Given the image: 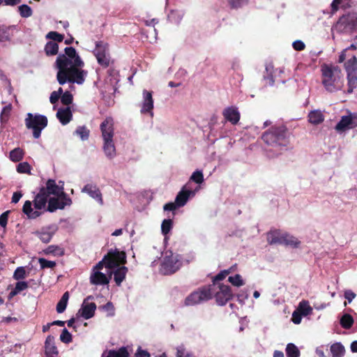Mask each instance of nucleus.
<instances>
[{"label": "nucleus", "mask_w": 357, "mask_h": 357, "mask_svg": "<svg viewBox=\"0 0 357 357\" xmlns=\"http://www.w3.org/2000/svg\"><path fill=\"white\" fill-rule=\"evenodd\" d=\"M65 54H59L55 61L58 69L56 79L59 84L66 82L82 84L84 82L86 71L82 70L84 63L73 47H67Z\"/></svg>", "instance_id": "1"}, {"label": "nucleus", "mask_w": 357, "mask_h": 357, "mask_svg": "<svg viewBox=\"0 0 357 357\" xmlns=\"http://www.w3.org/2000/svg\"><path fill=\"white\" fill-rule=\"evenodd\" d=\"M236 266V265H234V266L230 267L229 269L220 271L214 277L212 284L204 286L191 293L185 298V305H194L203 301H206L211 299L213 297V292L215 290L216 282L224 280L227 275L234 271Z\"/></svg>", "instance_id": "2"}, {"label": "nucleus", "mask_w": 357, "mask_h": 357, "mask_svg": "<svg viewBox=\"0 0 357 357\" xmlns=\"http://www.w3.org/2000/svg\"><path fill=\"white\" fill-rule=\"evenodd\" d=\"M321 82L326 91L334 92L342 86V73L340 68L332 64L324 63L321 66Z\"/></svg>", "instance_id": "3"}, {"label": "nucleus", "mask_w": 357, "mask_h": 357, "mask_svg": "<svg viewBox=\"0 0 357 357\" xmlns=\"http://www.w3.org/2000/svg\"><path fill=\"white\" fill-rule=\"evenodd\" d=\"M261 139L273 148L284 147L289 143V133L284 126H274L264 132Z\"/></svg>", "instance_id": "4"}, {"label": "nucleus", "mask_w": 357, "mask_h": 357, "mask_svg": "<svg viewBox=\"0 0 357 357\" xmlns=\"http://www.w3.org/2000/svg\"><path fill=\"white\" fill-rule=\"evenodd\" d=\"M49 195L45 192L44 188H40L38 193L35 196L33 206L36 210L32 208V202L27 200L24 202L22 207V212L29 219H36L41 215L42 212L40 210L45 209L47 203L49 201Z\"/></svg>", "instance_id": "5"}, {"label": "nucleus", "mask_w": 357, "mask_h": 357, "mask_svg": "<svg viewBox=\"0 0 357 357\" xmlns=\"http://www.w3.org/2000/svg\"><path fill=\"white\" fill-rule=\"evenodd\" d=\"M126 254L124 251H119L117 249L110 250L102 259L94 266V269L101 270L104 266L108 268H114L118 267L120 264H126Z\"/></svg>", "instance_id": "6"}, {"label": "nucleus", "mask_w": 357, "mask_h": 357, "mask_svg": "<svg viewBox=\"0 0 357 357\" xmlns=\"http://www.w3.org/2000/svg\"><path fill=\"white\" fill-rule=\"evenodd\" d=\"M24 122L26 128L33 130V137L38 139L41 131L47 126L48 121L44 115L28 113Z\"/></svg>", "instance_id": "7"}, {"label": "nucleus", "mask_w": 357, "mask_h": 357, "mask_svg": "<svg viewBox=\"0 0 357 357\" xmlns=\"http://www.w3.org/2000/svg\"><path fill=\"white\" fill-rule=\"evenodd\" d=\"M93 53L97 59L98 63L103 68L109 67L114 62L110 56L107 43L102 40L97 41Z\"/></svg>", "instance_id": "8"}, {"label": "nucleus", "mask_w": 357, "mask_h": 357, "mask_svg": "<svg viewBox=\"0 0 357 357\" xmlns=\"http://www.w3.org/2000/svg\"><path fill=\"white\" fill-rule=\"evenodd\" d=\"M213 295L217 304L219 305H226L234 297L231 287L224 284H218L217 287H215V290L213 292Z\"/></svg>", "instance_id": "9"}, {"label": "nucleus", "mask_w": 357, "mask_h": 357, "mask_svg": "<svg viewBox=\"0 0 357 357\" xmlns=\"http://www.w3.org/2000/svg\"><path fill=\"white\" fill-rule=\"evenodd\" d=\"M181 266V263L176 256L172 254L165 255L161 263L160 271L163 275H172L176 273Z\"/></svg>", "instance_id": "10"}, {"label": "nucleus", "mask_w": 357, "mask_h": 357, "mask_svg": "<svg viewBox=\"0 0 357 357\" xmlns=\"http://www.w3.org/2000/svg\"><path fill=\"white\" fill-rule=\"evenodd\" d=\"M72 203V199L66 193H61V195H57L56 197L49 199L46 211L52 213L57 209H63L66 206H70Z\"/></svg>", "instance_id": "11"}, {"label": "nucleus", "mask_w": 357, "mask_h": 357, "mask_svg": "<svg viewBox=\"0 0 357 357\" xmlns=\"http://www.w3.org/2000/svg\"><path fill=\"white\" fill-rule=\"evenodd\" d=\"M100 128L103 140L113 139L114 134V119L111 116L107 117L101 123Z\"/></svg>", "instance_id": "12"}, {"label": "nucleus", "mask_w": 357, "mask_h": 357, "mask_svg": "<svg viewBox=\"0 0 357 357\" xmlns=\"http://www.w3.org/2000/svg\"><path fill=\"white\" fill-rule=\"evenodd\" d=\"M82 192L88 194L91 198L96 200L100 205H103L104 202L102 193L96 185L88 183L82 189Z\"/></svg>", "instance_id": "13"}, {"label": "nucleus", "mask_w": 357, "mask_h": 357, "mask_svg": "<svg viewBox=\"0 0 357 357\" xmlns=\"http://www.w3.org/2000/svg\"><path fill=\"white\" fill-rule=\"evenodd\" d=\"M55 225H50L43 227L40 231H36L35 234L45 243H49L56 231Z\"/></svg>", "instance_id": "14"}, {"label": "nucleus", "mask_w": 357, "mask_h": 357, "mask_svg": "<svg viewBox=\"0 0 357 357\" xmlns=\"http://www.w3.org/2000/svg\"><path fill=\"white\" fill-rule=\"evenodd\" d=\"M222 115L227 121H229L233 125H236L241 117L238 109L233 106L226 107L222 112Z\"/></svg>", "instance_id": "15"}, {"label": "nucleus", "mask_w": 357, "mask_h": 357, "mask_svg": "<svg viewBox=\"0 0 357 357\" xmlns=\"http://www.w3.org/2000/svg\"><path fill=\"white\" fill-rule=\"evenodd\" d=\"M45 357H59V351L55 345L54 337L48 335L45 342Z\"/></svg>", "instance_id": "16"}, {"label": "nucleus", "mask_w": 357, "mask_h": 357, "mask_svg": "<svg viewBox=\"0 0 357 357\" xmlns=\"http://www.w3.org/2000/svg\"><path fill=\"white\" fill-rule=\"evenodd\" d=\"M143 102L141 108V113H151L153 109V99L152 92L147 90L143 91Z\"/></svg>", "instance_id": "17"}, {"label": "nucleus", "mask_w": 357, "mask_h": 357, "mask_svg": "<svg viewBox=\"0 0 357 357\" xmlns=\"http://www.w3.org/2000/svg\"><path fill=\"white\" fill-rule=\"evenodd\" d=\"M41 188H44L45 192L49 196L50 195L57 196L61 195V193H66L63 187L57 185L54 179H48L46 182V186Z\"/></svg>", "instance_id": "18"}, {"label": "nucleus", "mask_w": 357, "mask_h": 357, "mask_svg": "<svg viewBox=\"0 0 357 357\" xmlns=\"http://www.w3.org/2000/svg\"><path fill=\"white\" fill-rule=\"evenodd\" d=\"M96 310V305L95 303H85L84 301L79 313L84 319H89L94 316Z\"/></svg>", "instance_id": "19"}, {"label": "nucleus", "mask_w": 357, "mask_h": 357, "mask_svg": "<svg viewBox=\"0 0 357 357\" xmlns=\"http://www.w3.org/2000/svg\"><path fill=\"white\" fill-rule=\"evenodd\" d=\"M192 194H194V192L190 189H186V185H184L175 198V202L178 207L183 206Z\"/></svg>", "instance_id": "20"}, {"label": "nucleus", "mask_w": 357, "mask_h": 357, "mask_svg": "<svg viewBox=\"0 0 357 357\" xmlns=\"http://www.w3.org/2000/svg\"><path fill=\"white\" fill-rule=\"evenodd\" d=\"M284 233L280 230H271L267 233V241L270 245L282 244V239Z\"/></svg>", "instance_id": "21"}, {"label": "nucleus", "mask_w": 357, "mask_h": 357, "mask_svg": "<svg viewBox=\"0 0 357 357\" xmlns=\"http://www.w3.org/2000/svg\"><path fill=\"white\" fill-rule=\"evenodd\" d=\"M56 117L61 124L66 125L72 119L73 114L70 107L60 108L56 112Z\"/></svg>", "instance_id": "22"}, {"label": "nucleus", "mask_w": 357, "mask_h": 357, "mask_svg": "<svg viewBox=\"0 0 357 357\" xmlns=\"http://www.w3.org/2000/svg\"><path fill=\"white\" fill-rule=\"evenodd\" d=\"M15 26L0 25V42H7L11 40L13 36Z\"/></svg>", "instance_id": "23"}, {"label": "nucleus", "mask_w": 357, "mask_h": 357, "mask_svg": "<svg viewBox=\"0 0 357 357\" xmlns=\"http://www.w3.org/2000/svg\"><path fill=\"white\" fill-rule=\"evenodd\" d=\"M352 128L354 127L351 114L348 116H342L340 121L335 126V130L342 132Z\"/></svg>", "instance_id": "24"}, {"label": "nucleus", "mask_w": 357, "mask_h": 357, "mask_svg": "<svg viewBox=\"0 0 357 357\" xmlns=\"http://www.w3.org/2000/svg\"><path fill=\"white\" fill-rule=\"evenodd\" d=\"M347 75H357V57L352 54L351 58L344 63Z\"/></svg>", "instance_id": "25"}, {"label": "nucleus", "mask_w": 357, "mask_h": 357, "mask_svg": "<svg viewBox=\"0 0 357 357\" xmlns=\"http://www.w3.org/2000/svg\"><path fill=\"white\" fill-rule=\"evenodd\" d=\"M90 281L93 284H107L109 280L106 275L102 272L96 271L91 274Z\"/></svg>", "instance_id": "26"}, {"label": "nucleus", "mask_w": 357, "mask_h": 357, "mask_svg": "<svg viewBox=\"0 0 357 357\" xmlns=\"http://www.w3.org/2000/svg\"><path fill=\"white\" fill-rule=\"evenodd\" d=\"M103 151L107 158L112 159L116 156V148L113 139L103 140Z\"/></svg>", "instance_id": "27"}, {"label": "nucleus", "mask_w": 357, "mask_h": 357, "mask_svg": "<svg viewBox=\"0 0 357 357\" xmlns=\"http://www.w3.org/2000/svg\"><path fill=\"white\" fill-rule=\"evenodd\" d=\"M128 272V268L122 266L118 267L117 269L114 272V280L116 285L120 286L121 282L125 280L126 273Z\"/></svg>", "instance_id": "28"}, {"label": "nucleus", "mask_w": 357, "mask_h": 357, "mask_svg": "<svg viewBox=\"0 0 357 357\" xmlns=\"http://www.w3.org/2000/svg\"><path fill=\"white\" fill-rule=\"evenodd\" d=\"M308 121L313 125H318L324 121V116L319 110L311 111L308 114Z\"/></svg>", "instance_id": "29"}, {"label": "nucleus", "mask_w": 357, "mask_h": 357, "mask_svg": "<svg viewBox=\"0 0 357 357\" xmlns=\"http://www.w3.org/2000/svg\"><path fill=\"white\" fill-rule=\"evenodd\" d=\"M29 287V284L25 281H18L15 284V287L9 293V298H13L20 294L22 291L26 290Z\"/></svg>", "instance_id": "30"}, {"label": "nucleus", "mask_w": 357, "mask_h": 357, "mask_svg": "<svg viewBox=\"0 0 357 357\" xmlns=\"http://www.w3.org/2000/svg\"><path fill=\"white\" fill-rule=\"evenodd\" d=\"M330 351L333 357H343L345 353L344 346L340 343H334L331 346Z\"/></svg>", "instance_id": "31"}, {"label": "nucleus", "mask_w": 357, "mask_h": 357, "mask_svg": "<svg viewBox=\"0 0 357 357\" xmlns=\"http://www.w3.org/2000/svg\"><path fill=\"white\" fill-rule=\"evenodd\" d=\"M296 310H298L301 314L305 317L312 312V307L310 305L308 301H302L299 303Z\"/></svg>", "instance_id": "32"}, {"label": "nucleus", "mask_w": 357, "mask_h": 357, "mask_svg": "<svg viewBox=\"0 0 357 357\" xmlns=\"http://www.w3.org/2000/svg\"><path fill=\"white\" fill-rule=\"evenodd\" d=\"M59 45L56 43L49 41L45 46V52L47 56H53L58 54Z\"/></svg>", "instance_id": "33"}, {"label": "nucleus", "mask_w": 357, "mask_h": 357, "mask_svg": "<svg viewBox=\"0 0 357 357\" xmlns=\"http://www.w3.org/2000/svg\"><path fill=\"white\" fill-rule=\"evenodd\" d=\"M24 155V151L22 149L17 147L10 152L9 158L11 161L17 162L23 159Z\"/></svg>", "instance_id": "34"}, {"label": "nucleus", "mask_w": 357, "mask_h": 357, "mask_svg": "<svg viewBox=\"0 0 357 357\" xmlns=\"http://www.w3.org/2000/svg\"><path fill=\"white\" fill-rule=\"evenodd\" d=\"M43 252L45 255H53L54 256H63L64 255L63 248L54 245H49Z\"/></svg>", "instance_id": "35"}, {"label": "nucleus", "mask_w": 357, "mask_h": 357, "mask_svg": "<svg viewBox=\"0 0 357 357\" xmlns=\"http://www.w3.org/2000/svg\"><path fill=\"white\" fill-rule=\"evenodd\" d=\"M68 298L69 294L68 291H66L63 294L61 298L59 300L56 305V311L58 313H62L65 311L68 304Z\"/></svg>", "instance_id": "36"}, {"label": "nucleus", "mask_w": 357, "mask_h": 357, "mask_svg": "<svg viewBox=\"0 0 357 357\" xmlns=\"http://www.w3.org/2000/svg\"><path fill=\"white\" fill-rule=\"evenodd\" d=\"M299 244L300 241L296 237L290 236L286 233L284 234L282 245H290L296 248Z\"/></svg>", "instance_id": "37"}, {"label": "nucleus", "mask_w": 357, "mask_h": 357, "mask_svg": "<svg viewBox=\"0 0 357 357\" xmlns=\"http://www.w3.org/2000/svg\"><path fill=\"white\" fill-rule=\"evenodd\" d=\"M348 89L347 93H352L357 87V75H347Z\"/></svg>", "instance_id": "38"}, {"label": "nucleus", "mask_w": 357, "mask_h": 357, "mask_svg": "<svg viewBox=\"0 0 357 357\" xmlns=\"http://www.w3.org/2000/svg\"><path fill=\"white\" fill-rule=\"evenodd\" d=\"M107 357H129V353L126 347H122L117 351L109 350Z\"/></svg>", "instance_id": "39"}, {"label": "nucleus", "mask_w": 357, "mask_h": 357, "mask_svg": "<svg viewBox=\"0 0 357 357\" xmlns=\"http://www.w3.org/2000/svg\"><path fill=\"white\" fill-rule=\"evenodd\" d=\"M354 319L349 314H344L340 319V324L342 328L349 329L354 324Z\"/></svg>", "instance_id": "40"}, {"label": "nucleus", "mask_w": 357, "mask_h": 357, "mask_svg": "<svg viewBox=\"0 0 357 357\" xmlns=\"http://www.w3.org/2000/svg\"><path fill=\"white\" fill-rule=\"evenodd\" d=\"M183 14L178 10H172L168 15V20L174 24H178L182 20Z\"/></svg>", "instance_id": "41"}, {"label": "nucleus", "mask_w": 357, "mask_h": 357, "mask_svg": "<svg viewBox=\"0 0 357 357\" xmlns=\"http://www.w3.org/2000/svg\"><path fill=\"white\" fill-rule=\"evenodd\" d=\"M286 354L287 357H299L300 351L293 343H289L286 347Z\"/></svg>", "instance_id": "42"}, {"label": "nucleus", "mask_w": 357, "mask_h": 357, "mask_svg": "<svg viewBox=\"0 0 357 357\" xmlns=\"http://www.w3.org/2000/svg\"><path fill=\"white\" fill-rule=\"evenodd\" d=\"M173 227V221L171 219H165L161 225V231L162 234L167 235Z\"/></svg>", "instance_id": "43"}, {"label": "nucleus", "mask_w": 357, "mask_h": 357, "mask_svg": "<svg viewBox=\"0 0 357 357\" xmlns=\"http://www.w3.org/2000/svg\"><path fill=\"white\" fill-rule=\"evenodd\" d=\"M31 167L27 162H20L17 166V172L20 174H31Z\"/></svg>", "instance_id": "44"}, {"label": "nucleus", "mask_w": 357, "mask_h": 357, "mask_svg": "<svg viewBox=\"0 0 357 357\" xmlns=\"http://www.w3.org/2000/svg\"><path fill=\"white\" fill-rule=\"evenodd\" d=\"M231 9H238L248 3V0H227Z\"/></svg>", "instance_id": "45"}, {"label": "nucleus", "mask_w": 357, "mask_h": 357, "mask_svg": "<svg viewBox=\"0 0 357 357\" xmlns=\"http://www.w3.org/2000/svg\"><path fill=\"white\" fill-rule=\"evenodd\" d=\"M356 49H357L356 45L355 44H351L349 47H348L347 48L342 50L339 56L338 63H341L344 62V60L346 59L347 56L349 57L351 56L350 54H347L348 51H349L351 50H356Z\"/></svg>", "instance_id": "46"}, {"label": "nucleus", "mask_w": 357, "mask_h": 357, "mask_svg": "<svg viewBox=\"0 0 357 357\" xmlns=\"http://www.w3.org/2000/svg\"><path fill=\"white\" fill-rule=\"evenodd\" d=\"M38 263L40 264L41 269L54 268L56 265L55 261H49L45 258H39Z\"/></svg>", "instance_id": "47"}, {"label": "nucleus", "mask_w": 357, "mask_h": 357, "mask_svg": "<svg viewBox=\"0 0 357 357\" xmlns=\"http://www.w3.org/2000/svg\"><path fill=\"white\" fill-rule=\"evenodd\" d=\"M20 15L22 17H29L32 15L33 12L30 6L23 4L18 7Z\"/></svg>", "instance_id": "48"}, {"label": "nucleus", "mask_w": 357, "mask_h": 357, "mask_svg": "<svg viewBox=\"0 0 357 357\" xmlns=\"http://www.w3.org/2000/svg\"><path fill=\"white\" fill-rule=\"evenodd\" d=\"M26 275L24 267L20 266L15 269L13 278L16 280H23L26 278Z\"/></svg>", "instance_id": "49"}, {"label": "nucleus", "mask_w": 357, "mask_h": 357, "mask_svg": "<svg viewBox=\"0 0 357 357\" xmlns=\"http://www.w3.org/2000/svg\"><path fill=\"white\" fill-rule=\"evenodd\" d=\"M228 281L235 287H241L244 284L243 280H242V277L239 274H236L234 276H229L228 278Z\"/></svg>", "instance_id": "50"}, {"label": "nucleus", "mask_w": 357, "mask_h": 357, "mask_svg": "<svg viewBox=\"0 0 357 357\" xmlns=\"http://www.w3.org/2000/svg\"><path fill=\"white\" fill-rule=\"evenodd\" d=\"M46 38L54 40L53 42H62L64 39V36L56 31H50L47 35Z\"/></svg>", "instance_id": "51"}, {"label": "nucleus", "mask_w": 357, "mask_h": 357, "mask_svg": "<svg viewBox=\"0 0 357 357\" xmlns=\"http://www.w3.org/2000/svg\"><path fill=\"white\" fill-rule=\"evenodd\" d=\"M190 181H194L197 184H201L204 182V175L202 171L196 170L190 176Z\"/></svg>", "instance_id": "52"}, {"label": "nucleus", "mask_w": 357, "mask_h": 357, "mask_svg": "<svg viewBox=\"0 0 357 357\" xmlns=\"http://www.w3.org/2000/svg\"><path fill=\"white\" fill-rule=\"evenodd\" d=\"M76 134L82 138V139L85 140L89 138V130L85 126H79L76 131Z\"/></svg>", "instance_id": "53"}, {"label": "nucleus", "mask_w": 357, "mask_h": 357, "mask_svg": "<svg viewBox=\"0 0 357 357\" xmlns=\"http://www.w3.org/2000/svg\"><path fill=\"white\" fill-rule=\"evenodd\" d=\"M60 98L62 104L65 105H70L73 100V95L69 91L62 93Z\"/></svg>", "instance_id": "54"}, {"label": "nucleus", "mask_w": 357, "mask_h": 357, "mask_svg": "<svg viewBox=\"0 0 357 357\" xmlns=\"http://www.w3.org/2000/svg\"><path fill=\"white\" fill-rule=\"evenodd\" d=\"M60 340L65 344H68L72 342V335L66 328L63 329L62 333L60 335Z\"/></svg>", "instance_id": "55"}, {"label": "nucleus", "mask_w": 357, "mask_h": 357, "mask_svg": "<svg viewBox=\"0 0 357 357\" xmlns=\"http://www.w3.org/2000/svg\"><path fill=\"white\" fill-rule=\"evenodd\" d=\"M11 109H12V106L10 104L3 108L1 113V121L2 122L8 121L10 114V112H11Z\"/></svg>", "instance_id": "56"}, {"label": "nucleus", "mask_w": 357, "mask_h": 357, "mask_svg": "<svg viewBox=\"0 0 357 357\" xmlns=\"http://www.w3.org/2000/svg\"><path fill=\"white\" fill-rule=\"evenodd\" d=\"M63 93L62 88H59L57 91H53L50 97V101L52 104H55L59 99L61 98V95Z\"/></svg>", "instance_id": "57"}, {"label": "nucleus", "mask_w": 357, "mask_h": 357, "mask_svg": "<svg viewBox=\"0 0 357 357\" xmlns=\"http://www.w3.org/2000/svg\"><path fill=\"white\" fill-rule=\"evenodd\" d=\"M303 316L298 310H295L292 314L291 321L295 324H299L301 322Z\"/></svg>", "instance_id": "58"}, {"label": "nucleus", "mask_w": 357, "mask_h": 357, "mask_svg": "<svg viewBox=\"0 0 357 357\" xmlns=\"http://www.w3.org/2000/svg\"><path fill=\"white\" fill-rule=\"evenodd\" d=\"M9 213H10V211H7L3 212L0 215V225L4 228H6V227L7 225Z\"/></svg>", "instance_id": "59"}, {"label": "nucleus", "mask_w": 357, "mask_h": 357, "mask_svg": "<svg viewBox=\"0 0 357 357\" xmlns=\"http://www.w3.org/2000/svg\"><path fill=\"white\" fill-rule=\"evenodd\" d=\"M292 46L293 48L296 51H302L305 48V43L300 40L294 41L292 44Z\"/></svg>", "instance_id": "60"}, {"label": "nucleus", "mask_w": 357, "mask_h": 357, "mask_svg": "<svg viewBox=\"0 0 357 357\" xmlns=\"http://www.w3.org/2000/svg\"><path fill=\"white\" fill-rule=\"evenodd\" d=\"M177 208H178V206L176 204V203L175 202L167 203L163 206L164 211H173L176 210Z\"/></svg>", "instance_id": "61"}, {"label": "nucleus", "mask_w": 357, "mask_h": 357, "mask_svg": "<svg viewBox=\"0 0 357 357\" xmlns=\"http://www.w3.org/2000/svg\"><path fill=\"white\" fill-rule=\"evenodd\" d=\"M150 354L146 351L143 350L140 347H138L136 353H135V357H150Z\"/></svg>", "instance_id": "62"}, {"label": "nucleus", "mask_w": 357, "mask_h": 357, "mask_svg": "<svg viewBox=\"0 0 357 357\" xmlns=\"http://www.w3.org/2000/svg\"><path fill=\"white\" fill-rule=\"evenodd\" d=\"M356 296V294L351 290H347L344 291V298L348 301L349 303H351L353 299L355 298Z\"/></svg>", "instance_id": "63"}, {"label": "nucleus", "mask_w": 357, "mask_h": 357, "mask_svg": "<svg viewBox=\"0 0 357 357\" xmlns=\"http://www.w3.org/2000/svg\"><path fill=\"white\" fill-rule=\"evenodd\" d=\"M347 24L348 17L343 15L338 20L337 22V26H343V28L344 29L347 26Z\"/></svg>", "instance_id": "64"}]
</instances>
